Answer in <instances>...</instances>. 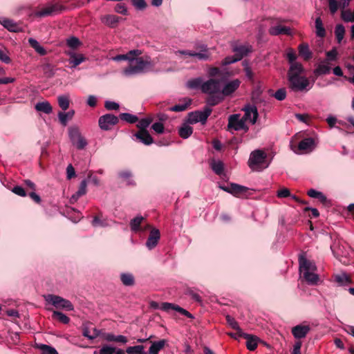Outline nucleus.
I'll return each mask as SVG.
<instances>
[{"label": "nucleus", "instance_id": "nucleus-46", "mask_svg": "<svg viewBox=\"0 0 354 354\" xmlns=\"http://www.w3.org/2000/svg\"><path fill=\"white\" fill-rule=\"evenodd\" d=\"M143 220L144 217L141 216H136L133 219H132L130 222V227L131 230L134 232L140 230V225Z\"/></svg>", "mask_w": 354, "mask_h": 354}, {"label": "nucleus", "instance_id": "nucleus-18", "mask_svg": "<svg viewBox=\"0 0 354 354\" xmlns=\"http://www.w3.org/2000/svg\"><path fill=\"white\" fill-rule=\"evenodd\" d=\"M268 32L270 35L277 36L280 35H291L292 31L289 27L283 26L281 25H277L271 26L268 29Z\"/></svg>", "mask_w": 354, "mask_h": 354}, {"label": "nucleus", "instance_id": "nucleus-55", "mask_svg": "<svg viewBox=\"0 0 354 354\" xmlns=\"http://www.w3.org/2000/svg\"><path fill=\"white\" fill-rule=\"evenodd\" d=\"M0 61L6 64H9L11 62L8 55V51L6 48H0Z\"/></svg>", "mask_w": 354, "mask_h": 354}, {"label": "nucleus", "instance_id": "nucleus-62", "mask_svg": "<svg viewBox=\"0 0 354 354\" xmlns=\"http://www.w3.org/2000/svg\"><path fill=\"white\" fill-rule=\"evenodd\" d=\"M115 11L118 13L127 15V9L124 3H118L115 7Z\"/></svg>", "mask_w": 354, "mask_h": 354}, {"label": "nucleus", "instance_id": "nucleus-33", "mask_svg": "<svg viewBox=\"0 0 354 354\" xmlns=\"http://www.w3.org/2000/svg\"><path fill=\"white\" fill-rule=\"evenodd\" d=\"M28 43L30 45V46L32 48H34L35 50L40 55H46L47 52L46 49L43 46H41L36 39L33 38H30L28 39Z\"/></svg>", "mask_w": 354, "mask_h": 354}, {"label": "nucleus", "instance_id": "nucleus-56", "mask_svg": "<svg viewBox=\"0 0 354 354\" xmlns=\"http://www.w3.org/2000/svg\"><path fill=\"white\" fill-rule=\"evenodd\" d=\"M309 330H310L309 325L303 323L293 327L291 332H308Z\"/></svg>", "mask_w": 354, "mask_h": 354}, {"label": "nucleus", "instance_id": "nucleus-10", "mask_svg": "<svg viewBox=\"0 0 354 354\" xmlns=\"http://www.w3.org/2000/svg\"><path fill=\"white\" fill-rule=\"evenodd\" d=\"M119 122V118L111 114H104L99 118L98 124L104 131H109Z\"/></svg>", "mask_w": 354, "mask_h": 354}, {"label": "nucleus", "instance_id": "nucleus-7", "mask_svg": "<svg viewBox=\"0 0 354 354\" xmlns=\"http://www.w3.org/2000/svg\"><path fill=\"white\" fill-rule=\"evenodd\" d=\"M45 300L56 308L65 310L66 311H72L74 310L73 304L69 300L60 296L50 294L45 296Z\"/></svg>", "mask_w": 354, "mask_h": 354}, {"label": "nucleus", "instance_id": "nucleus-45", "mask_svg": "<svg viewBox=\"0 0 354 354\" xmlns=\"http://www.w3.org/2000/svg\"><path fill=\"white\" fill-rule=\"evenodd\" d=\"M57 101L59 107L63 110L66 111L69 107V97L67 95H59L57 97Z\"/></svg>", "mask_w": 354, "mask_h": 354}, {"label": "nucleus", "instance_id": "nucleus-49", "mask_svg": "<svg viewBox=\"0 0 354 354\" xmlns=\"http://www.w3.org/2000/svg\"><path fill=\"white\" fill-rule=\"evenodd\" d=\"M142 51L138 49H134L129 51L127 54V57H128L127 60L130 62V64H132L140 55H142Z\"/></svg>", "mask_w": 354, "mask_h": 354}, {"label": "nucleus", "instance_id": "nucleus-41", "mask_svg": "<svg viewBox=\"0 0 354 354\" xmlns=\"http://www.w3.org/2000/svg\"><path fill=\"white\" fill-rule=\"evenodd\" d=\"M185 103L174 105V106L170 107L169 110L171 111H174V112H181V111H185L188 108V106L190 105L191 100L185 99Z\"/></svg>", "mask_w": 354, "mask_h": 354}, {"label": "nucleus", "instance_id": "nucleus-52", "mask_svg": "<svg viewBox=\"0 0 354 354\" xmlns=\"http://www.w3.org/2000/svg\"><path fill=\"white\" fill-rule=\"evenodd\" d=\"M131 173L129 171H122L119 173V176L121 178L127 180L128 185H133L135 183L133 180L131 179Z\"/></svg>", "mask_w": 354, "mask_h": 354}, {"label": "nucleus", "instance_id": "nucleus-54", "mask_svg": "<svg viewBox=\"0 0 354 354\" xmlns=\"http://www.w3.org/2000/svg\"><path fill=\"white\" fill-rule=\"evenodd\" d=\"M132 5L139 10H145L147 4L145 0H131Z\"/></svg>", "mask_w": 354, "mask_h": 354}, {"label": "nucleus", "instance_id": "nucleus-53", "mask_svg": "<svg viewBox=\"0 0 354 354\" xmlns=\"http://www.w3.org/2000/svg\"><path fill=\"white\" fill-rule=\"evenodd\" d=\"M351 1V0H340V1L337 0L336 10L334 12H329L330 14L331 15H334L337 12L339 8H346L349 6Z\"/></svg>", "mask_w": 354, "mask_h": 354}, {"label": "nucleus", "instance_id": "nucleus-5", "mask_svg": "<svg viewBox=\"0 0 354 354\" xmlns=\"http://www.w3.org/2000/svg\"><path fill=\"white\" fill-rule=\"evenodd\" d=\"M149 306L153 309H159L160 308L162 310H163L165 312H167V313H170V312H172V311H176L179 314L185 315V316H186L187 317H189V318L192 317V314L189 312H188L185 309L180 307L179 306L175 305L174 304H171V303H168V302H164V303H162L160 305L158 302L154 301H151L149 303Z\"/></svg>", "mask_w": 354, "mask_h": 354}, {"label": "nucleus", "instance_id": "nucleus-36", "mask_svg": "<svg viewBox=\"0 0 354 354\" xmlns=\"http://www.w3.org/2000/svg\"><path fill=\"white\" fill-rule=\"evenodd\" d=\"M35 346L39 349L42 354H58L55 348L46 344L35 343Z\"/></svg>", "mask_w": 354, "mask_h": 354}, {"label": "nucleus", "instance_id": "nucleus-63", "mask_svg": "<svg viewBox=\"0 0 354 354\" xmlns=\"http://www.w3.org/2000/svg\"><path fill=\"white\" fill-rule=\"evenodd\" d=\"M104 107L107 110H118L120 106L118 103L115 102L107 100L104 102Z\"/></svg>", "mask_w": 354, "mask_h": 354}, {"label": "nucleus", "instance_id": "nucleus-58", "mask_svg": "<svg viewBox=\"0 0 354 354\" xmlns=\"http://www.w3.org/2000/svg\"><path fill=\"white\" fill-rule=\"evenodd\" d=\"M86 187H87V181L86 180H83L79 186L78 190L75 192L77 193V196H83L86 193Z\"/></svg>", "mask_w": 354, "mask_h": 354}, {"label": "nucleus", "instance_id": "nucleus-37", "mask_svg": "<svg viewBox=\"0 0 354 354\" xmlns=\"http://www.w3.org/2000/svg\"><path fill=\"white\" fill-rule=\"evenodd\" d=\"M210 166L214 172L217 175H221L224 171V164L221 160H213Z\"/></svg>", "mask_w": 354, "mask_h": 354}, {"label": "nucleus", "instance_id": "nucleus-27", "mask_svg": "<svg viewBox=\"0 0 354 354\" xmlns=\"http://www.w3.org/2000/svg\"><path fill=\"white\" fill-rule=\"evenodd\" d=\"M315 34L317 37L324 38L326 37V31L320 16H318L315 21Z\"/></svg>", "mask_w": 354, "mask_h": 354}, {"label": "nucleus", "instance_id": "nucleus-28", "mask_svg": "<svg viewBox=\"0 0 354 354\" xmlns=\"http://www.w3.org/2000/svg\"><path fill=\"white\" fill-rule=\"evenodd\" d=\"M307 194L313 198L317 199L321 203L326 205L328 202L326 196L322 192L314 189L308 191Z\"/></svg>", "mask_w": 354, "mask_h": 354}, {"label": "nucleus", "instance_id": "nucleus-30", "mask_svg": "<svg viewBox=\"0 0 354 354\" xmlns=\"http://www.w3.org/2000/svg\"><path fill=\"white\" fill-rule=\"evenodd\" d=\"M299 266L300 271L303 272L308 270L312 272L315 270V264L303 257L299 258Z\"/></svg>", "mask_w": 354, "mask_h": 354}, {"label": "nucleus", "instance_id": "nucleus-14", "mask_svg": "<svg viewBox=\"0 0 354 354\" xmlns=\"http://www.w3.org/2000/svg\"><path fill=\"white\" fill-rule=\"evenodd\" d=\"M245 123L243 118L240 119L239 114H233L229 116L227 128L235 131L242 130L245 128Z\"/></svg>", "mask_w": 354, "mask_h": 354}, {"label": "nucleus", "instance_id": "nucleus-24", "mask_svg": "<svg viewBox=\"0 0 354 354\" xmlns=\"http://www.w3.org/2000/svg\"><path fill=\"white\" fill-rule=\"evenodd\" d=\"M248 191L247 187L236 183H230V194L236 197L245 194Z\"/></svg>", "mask_w": 354, "mask_h": 354}, {"label": "nucleus", "instance_id": "nucleus-11", "mask_svg": "<svg viewBox=\"0 0 354 354\" xmlns=\"http://www.w3.org/2000/svg\"><path fill=\"white\" fill-rule=\"evenodd\" d=\"M220 81L211 78L201 85V91L204 93L212 95L220 91Z\"/></svg>", "mask_w": 354, "mask_h": 354}, {"label": "nucleus", "instance_id": "nucleus-13", "mask_svg": "<svg viewBox=\"0 0 354 354\" xmlns=\"http://www.w3.org/2000/svg\"><path fill=\"white\" fill-rule=\"evenodd\" d=\"M243 111L245 112V114L243 116L244 121H249L252 124H254L259 116L257 107L254 105L247 104L243 109Z\"/></svg>", "mask_w": 354, "mask_h": 354}, {"label": "nucleus", "instance_id": "nucleus-16", "mask_svg": "<svg viewBox=\"0 0 354 354\" xmlns=\"http://www.w3.org/2000/svg\"><path fill=\"white\" fill-rule=\"evenodd\" d=\"M160 238V231L158 229H152L146 242L147 248L149 250L153 249L158 245Z\"/></svg>", "mask_w": 354, "mask_h": 354}, {"label": "nucleus", "instance_id": "nucleus-8", "mask_svg": "<svg viewBox=\"0 0 354 354\" xmlns=\"http://www.w3.org/2000/svg\"><path fill=\"white\" fill-rule=\"evenodd\" d=\"M230 336L236 340L239 341L240 338L243 337L246 339L245 346L250 351H254L257 348L259 342L261 339L254 335L249 333H228Z\"/></svg>", "mask_w": 354, "mask_h": 354}, {"label": "nucleus", "instance_id": "nucleus-43", "mask_svg": "<svg viewBox=\"0 0 354 354\" xmlns=\"http://www.w3.org/2000/svg\"><path fill=\"white\" fill-rule=\"evenodd\" d=\"M66 42V45L73 50L77 49L82 44L80 39L74 36L67 38Z\"/></svg>", "mask_w": 354, "mask_h": 354}, {"label": "nucleus", "instance_id": "nucleus-25", "mask_svg": "<svg viewBox=\"0 0 354 354\" xmlns=\"http://www.w3.org/2000/svg\"><path fill=\"white\" fill-rule=\"evenodd\" d=\"M187 122V120L184 122L178 129V134L180 138L187 139L191 136L193 133V128Z\"/></svg>", "mask_w": 354, "mask_h": 354}, {"label": "nucleus", "instance_id": "nucleus-51", "mask_svg": "<svg viewBox=\"0 0 354 354\" xmlns=\"http://www.w3.org/2000/svg\"><path fill=\"white\" fill-rule=\"evenodd\" d=\"M222 99L218 96L214 95V94L210 95L206 100L207 104L209 105L208 106H212L217 105L221 102Z\"/></svg>", "mask_w": 354, "mask_h": 354}, {"label": "nucleus", "instance_id": "nucleus-60", "mask_svg": "<svg viewBox=\"0 0 354 354\" xmlns=\"http://www.w3.org/2000/svg\"><path fill=\"white\" fill-rule=\"evenodd\" d=\"M274 97L279 101L283 100L286 97V91L285 88L278 89L274 94Z\"/></svg>", "mask_w": 354, "mask_h": 354}, {"label": "nucleus", "instance_id": "nucleus-2", "mask_svg": "<svg viewBox=\"0 0 354 354\" xmlns=\"http://www.w3.org/2000/svg\"><path fill=\"white\" fill-rule=\"evenodd\" d=\"M153 67L151 57L149 56L139 57L135 60V64H130L123 70L125 76H133L147 72Z\"/></svg>", "mask_w": 354, "mask_h": 354}, {"label": "nucleus", "instance_id": "nucleus-12", "mask_svg": "<svg viewBox=\"0 0 354 354\" xmlns=\"http://www.w3.org/2000/svg\"><path fill=\"white\" fill-rule=\"evenodd\" d=\"M65 9V7L59 3L51 4L41 9L35 13V15L43 17L48 15L60 13Z\"/></svg>", "mask_w": 354, "mask_h": 354}, {"label": "nucleus", "instance_id": "nucleus-40", "mask_svg": "<svg viewBox=\"0 0 354 354\" xmlns=\"http://www.w3.org/2000/svg\"><path fill=\"white\" fill-rule=\"evenodd\" d=\"M345 34V28L342 24H337L335 28V35L337 39V41L339 44H340L344 39Z\"/></svg>", "mask_w": 354, "mask_h": 354}, {"label": "nucleus", "instance_id": "nucleus-15", "mask_svg": "<svg viewBox=\"0 0 354 354\" xmlns=\"http://www.w3.org/2000/svg\"><path fill=\"white\" fill-rule=\"evenodd\" d=\"M240 84L241 81L239 79H234L227 82L223 86L221 93L224 96H229L239 88Z\"/></svg>", "mask_w": 354, "mask_h": 354}, {"label": "nucleus", "instance_id": "nucleus-50", "mask_svg": "<svg viewBox=\"0 0 354 354\" xmlns=\"http://www.w3.org/2000/svg\"><path fill=\"white\" fill-rule=\"evenodd\" d=\"M145 349L143 345H137L133 346H129L126 349L127 354H142V351Z\"/></svg>", "mask_w": 354, "mask_h": 354}, {"label": "nucleus", "instance_id": "nucleus-23", "mask_svg": "<svg viewBox=\"0 0 354 354\" xmlns=\"http://www.w3.org/2000/svg\"><path fill=\"white\" fill-rule=\"evenodd\" d=\"M151 346L149 349V354H158L159 351L164 348L167 343L166 339H160L159 341H151Z\"/></svg>", "mask_w": 354, "mask_h": 354}, {"label": "nucleus", "instance_id": "nucleus-3", "mask_svg": "<svg viewBox=\"0 0 354 354\" xmlns=\"http://www.w3.org/2000/svg\"><path fill=\"white\" fill-rule=\"evenodd\" d=\"M266 158L267 154L263 151L254 150L250 155L248 165L252 171H262L268 167V164H266Z\"/></svg>", "mask_w": 354, "mask_h": 354}, {"label": "nucleus", "instance_id": "nucleus-31", "mask_svg": "<svg viewBox=\"0 0 354 354\" xmlns=\"http://www.w3.org/2000/svg\"><path fill=\"white\" fill-rule=\"evenodd\" d=\"M35 109L37 111L46 114L50 113L53 111V107L48 101L37 102L35 106Z\"/></svg>", "mask_w": 354, "mask_h": 354}, {"label": "nucleus", "instance_id": "nucleus-20", "mask_svg": "<svg viewBox=\"0 0 354 354\" xmlns=\"http://www.w3.org/2000/svg\"><path fill=\"white\" fill-rule=\"evenodd\" d=\"M315 147V142L312 138H304L298 145V149L300 151H312Z\"/></svg>", "mask_w": 354, "mask_h": 354}, {"label": "nucleus", "instance_id": "nucleus-6", "mask_svg": "<svg viewBox=\"0 0 354 354\" xmlns=\"http://www.w3.org/2000/svg\"><path fill=\"white\" fill-rule=\"evenodd\" d=\"M212 112V109L209 106H205L203 110L190 112L187 115V122L191 124H196L198 122L205 124Z\"/></svg>", "mask_w": 354, "mask_h": 354}, {"label": "nucleus", "instance_id": "nucleus-22", "mask_svg": "<svg viewBox=\"0 0 354 354\" xmlns=\"http://www.w3.org/2000/svg\"><path fill=\"white\" fill-rule=\"evenodd\" d=\"M67 55L70 57L69 64H71L72 68H75L86 59V57L82 54H76L74 52H68Z\"/></svg>", "mask_w": 354, "mask_h": 354}, {"label": "nucleus", "instance_id": "nucleus-26", "mask_svg": "<svg viewBox=\"0 0 354 354\" xmlns=\"http://www.w3.org/2000/svg\"><path fill=\"white\" fill-rule=\"evenodd\" d=\"M299 55L306 61L312 58V52L309 48V46L306 43H302L298 46Z\"/></svg>", "mask_w": 354, "mask_h": 354}, {"label": "nucleus", "instance_id": "nucleus-19", "mask_svg": "<svg viewBox=\"0 0 354 354\" xmlns=\"http://www.w3.org/2000/svg\"><path fill=\"white\" fill-rule=\"evenodd\" d=\"M120 19V17L114 15H105L100 17V21L103 24L113 28L118 26Z\"/></svg>", "mask_w": 354, "mask_h": 354}, {"label": "nucleus", "instance_id": "nucleus-59", "mask_svg": "<svg viewBox=\"0 0 354 354\" xmlns=\"http://www.w3.org/2000/svg\"><path fill=\"white\" fill-rule=\"evenodd\" d=\"M287 58H288V62L290 64V66H292V64H299V62H295V60L297 59V55L295 54V52L292 48H290L288 51Z\"/></svg>", "mask_w": 354, "mask_h": 354}, {"label": "nucleus", "instance_id": "nucleus-64", "mask_svg": "<svg viewBox=\"0 0 354 354\" xmlns=\"http://www.w3.org/2000/svg\"><path fill=\"white\" fill-rule=\"evenodd\" d=\"M115 348L109 346H104L100 350V354H114Z\"/></svg>", "mask_w": 354, "mask_h": 354}, {"label": "nucleus", "instance_id": "nucleus-35", "mask_svg": "<svg viewBox=\"0 0 354 354\" xmlns=\"http://www.w3.org/2000/svg\"><path fill=\"white\" fill-rule=\"evenodd\" d=\"M74 114H75V111L73 110H71L66 113V112H59L58 113V117H59L60 123L62 125L66 126L67 124L68 121L69 120L72 119Z\"/></svg>", "mask_w": 354, "mask_h": 354}, {"label": "nucleus", "instance_id": "nucleus-21", "mask_svg": "<svg viewBox=\"0 0 354 354\" xmlns=\"http://www.w3.org/2000/svg\"><path fill=\"white\" fill-rule=\"evenodd\" d=\"M134 136L145 145H149L153 142V139L148 131H138Z\"/></svg>", "mask_w": 354, "mask_h": 354}, {"label": "nucleus", "instance_id": "nucleus-47", "mask_svg": "<svg viewBox=\"0 0 354 354\" xmlns=\"http://www.w3.org/2000/svg\"><path fill=\"white\" fill-rule=\"evenodd\" d=\"M203 80L201 77L192 79L187 82V86L189 88L195 89L198 88H201L203 84Z\"/></svg>", "mask_w": 354, "mask_h": 354}, {"label": "nucleus", "instance_id": "nucleus-57", "mask_svg": "<svg viewBox=\"0 0 354 354\" xmlns=\"http://www.w3.org/2000/svg\"><path fill=\"white\" fill-rule=\"evenodd\" d=\"M291 196L290 192L288 188L283 187L277 192V196L279 198H284Z\"/></svg>", "mask_w": 354, "mask_h": 354}, {"label": "nucleus", "instance_id": "nucleus-38", "mask_svg": "<svg viewBox=\"0 0 354 354\" xmlns=\"http://www.w3.org/2000/svg\"><path fill=\"white\" fill-rule=\"evenodd\" d=\"M52 318L62 324H66L70 322V318L59 311H53Z\"/></svg>", "mask_w": 354, "mask_h": 354}, {"label": "nucleus", "instance_id": "nucleus-39", "mask_svg": "<svg viewBox=\"0 0 354 354\" xmlns=\"http://www.w3.org/2000/svg\"><path fill=\"white\" fill-rule=\"evenodd\" d=\"M118 118L129 124H134L138 121V118L136 115L129 113H122Z\"/></svg>", "mask_w": 354, "mask_h": 354}, {"label": "nucleus", "instance_id": "nucleus-34", "mask_svg": "<svg viewBox=\"0 0 354 354\" xmlns=\"http://www.w3.org/2000/svg\"><path fill=\"white\" fill-rule=\"evenodd\" d=\"M303 277L310 285H316L319 281V276L313 272H308V270L304 272Z\"/></svg>", "mask_w": 354, "mask_h": 354}, {"label": "nucleus", "instance_id": "nucleus-42", "mask_svg": "<svg viewBox=\"0 0 354 354\" xmlns=\"http://www.w3.org/2000/svg\"><path fill=\"white\" fill-rule=\"evenodd\" d=\"M335 281L340 286H346L351 283L350 278L345 273H342L335 275Z\"/></svg>", "mask_w": 354, "mask_h": 354}, {"label": "nucleus", "instance_id": "nucleus-29", "mask_svg": "<svg viewBox=\"0 0 354 354\" xmlns=\"http://www.w3.org/2000/svg\"><path fill=\"white\" fill-rule=\"evenodd\" d=\"M1 23L4 28L10 32H17L21 31V27L13 20L5 19Z\"/></svg>", "mask_w": 354, "mask_h": 354}, {"label": "nucleus", "instance_id": "nucleus-48", "mask_svg": "<svg viewBox=\"0 0 354 354\" xmlns=\"http://www.w3.org/2000/svg\"><path fill=\"white\" fill-rule=\"evenodd\" d=\"M152 119L150 118H142L138 121L137 124V127L139 129V131H147V128L151 123Z\"/></svg>", "mask_w": 354, "mask_h": 354}, {"label": "nucleus", "instance_id": "nucleus-44", "mask_svg": "<svg viewBox=\"0 0 354 354\" xmlns=\"http://www.w3.org/2000/svg\"><path fill=\"white\" fill-rule=\"evenodd\" d=\"M120 279L124 286H130L134 284V277L131 274L122 273Z\"/></svg>", "mask_w": 354, "mask_h": 354}, {"label": "nucleus", "instance_id": "nucleus-9", "mask_svg": "<svg viewBox=\"0 0 354 354\" xmlns=\"http://www.w3.org/2000/svg\"><path fill=\"white\" fill-rule=\"evenodd\" d=\"M68 136L73 145L78 149H83L87 145L86 139L81 135L78 128L70 127L68 129Z\"/></svg>", "mask_w": 354, "mask_h": 354}, {"label": "nucleus", "instance_id": "nucleus-32", "mask_svg": "<svg viewBox=\"0 0 354 354\" xmlns=\"http://www.w3.org/2000/svg\"><path fill=\"white\" fill-rule=\"evenodd\" d=\"M330 71V66L326 62H322L319 64L317 67L315 69L314 73L315 75H322L329 73Z\"/></svg>", "mask_w": 354, "mask_h": 354}, {"label": "nucleus", "instance_id": "nucleus-17", "mask_svg": "<svg viewBox=\"0 0 354 354\" xmlns=\"http://www.w3.org/2000/svg\"><path fill=\"white\" fill-rule=\"evenodd\" d=\"M252 51V46L249 44L245 45H236L233 47V52L235 57L240 61L244 56Z\"/></svg>", "mask_w": 354, "mask_h": 354}, {"label": "nucleus", "instance_id": "nucleus-4", "mask_svg": "<svg viewBox=\"0 0 354 354\" xmlns=\"http://www.w3.org/2000/svg\"><path fill=\"white\" fill-rule=\"evenodd\" d=\"M196 49L198 50H176L174 51V54L176 56L184 55L196 57L198 60L206 61L209 59L211 53L209 52L207 46L205 44H199L196 46Z\"/></svg>", "mask_w": 354, "mask_h": 354}, {"label": "nucleus", "instance_id": "nucleus-1", "mask_svg": "<svg viewBox=\"0 0 354 354\" xmlns=\"http://www.w3.org/2000/svg\"><path fill=\"white\" fill-rule=\"evenodd\" d=\"M304 67L301 64H294L288 71L289 88L295 92L307 91L310 89V82L307 77L301 75Z\"/></svg>", "mask_w": 354, "mask_h": 354}, {"label": "nucleus", "instance_id": "nucleus-61", "mask_svg": "<svg viewBox=\"0 0 354 354\" xmlns=\"http://www.w3.org/2000/svg\"><path fill=\"white\" fill-rule=\"evenodd\" d=\"M151 129L157 133L160 134L164 132L165 127L162 122H155L152 124Z\"/></svg>", "mask_w": 354, "mask_h": 354}]
</instances>
